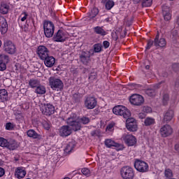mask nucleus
Wrapping results in <instances>:
<instances>
[{
    "mask_svg": "<svg viewBox=\"0 0 179 179\" xmlns=\"http://www.w3.org/2000/svg\"><path fill=\"white\" fill-rule=\"evenodd\" d=\"M79 121L76 120V114L73 113L68 117L66 122L68 125L71 127L73 131H79L82 127L80 124H89V122H90V119H89V117H83Z\"/></svg>",
    "mask_w": 179,
    "mask_h": 179,
    "instance_id": "1",
    "label": "nucleus"
},
{
    "mask_svg": "<svg viewBox=\"0 0 179 179\" xmlns=\"http://www.w3.org/2000/svg\"><path fill=\"white\" fill-rule=\"evenodd\" d=\"M55 25L51 21L45 20L43 22V31L47 38H51L54 36Z\"/></svg>",
    "mask_w": 179,
    "mask_h": 179,
    "instance_id": "2",
    "label": "nucleus"
},
{
    "mask_svg": "<svg viewBox=\"0 0 179 179\" xmlns=\"http://www.w3.org/2000/svg\"><path fill=\"white\" fill-rule=\"evenodd\" d=\"M113 113L115 115H122L124 118H129L131 116V111L127 107L121 105L115 106L113 108Z\"/></svg>",
    "mask_w": 179,
    "mask_h": 179,
    "instance_id": "3",
    "label": "nucleus"
},
{
    "mask_svg": "<svg viewBox=\"0 0 179 179\" xmlns=\"http://www.w3.org/2000/svg\"><path fill=\"white\" fill-rule=\"evenodd\" d=\"M120 176L122 179L135 178V171L131 166H125L120 169Z\"/></svg>",
    "mask_w": 179,
    "mask_h": 179,
    "instance_id": "4",
    "label": "nucleus"
},
{
    "mask_svg": "<svg viewBox=\"0 0 179 179\" xmlns=\"http://www.w3.org/2000/svg\"><path fill=\"white\" fill-rule=\"evenodd\" d=\"M49 84L52 90H56L57 92H61V90L64 89V83L59 78L50 77L49 78Z\"/></svg>",
    "mask_w": 179,
    "mask_h": 179,
    "instance_id": "5",
    "label": "nucleus"
},
{
    "mask_svg": "<svg viewBox=\"0 0 179 179\" xmlns=\"http://www.w3.org/2000/svg\"><path fill=\"white\" fill-rule=\"evenodd\" d=\"M134 169L139 173H147L149 171V165L145 161L136 159L134 162Z\"/></svg>",
    "mask_w": 179,
    "mask_h": 179,
    "instance_id": "6",
    "label": "nucleus"
},
{
    "mask_svg": "<svg viewBox=\"0 0 179 179\" xmlns=\"http://www.w3.org/2000/svg\"><path fill=\"white\" fill-rule=\"evenodd\" d=\"M41 111L44 115H52L55 113V107L50 103H44L41 107Z\"/></svg>",
    "mask_w": 179,
    "mask_h": 179,
    "instance_id": "7",
    "label": "nucleus"
},
{
    "mask_svg": "<svg viewBox=\"0 0 179 179\" xmlns=\"http://www.w3.org/2000/svg\"><path fill=\"white\" fill-rule=\"evenodd\" d=\"M106 148H115L117 152L120 150H124V145L116 143L111 138H106L104 141Z\"/></svg>",
    "mask_w": 179,
    "mask_h": 179,
    "instance_id": "8",
    "label": "nucleus"
},
{
    "mask_svg": "<svg viewBox=\"0 0 179 179\" xmlns=\"http://www.w3.org/2000/svg\"><path fill=\"white\" fill-rule=\"evenodd\" d=\"M84 106L87 110H93L97 106V99L94 96H87L85 100Z\"/></svg>",
    "mask_w": 179,
    "mask_h": 179,
    "instance_id": "9",
    "label": "nucleus"
},
{
    "mask_svg": "<svg viewBox=\"0 0 179 179\" xmlns=\"http://www.w3.org/2000/svg\"><path fill=\"white\" fill-rule=\"evenodd\" d=\"M68 38V33L61 29L58 30L53 37L54 41L57 43H64Z\"/></svg>",
    "mask_w": 179,
    "mask_h": 179,
    "instance_id": "10",
    "label": "nucleus"
},
{
    "mask_svg": "<svg viewBox=\"0 0 179 179\" xmlns=\"http://www.w3.org/2000/svg\"><path fill=\"white\" fill-rule=\"evenodd\" d=\"M145 102V99H143V96L140 94H134L130 97V103L134 106H142Z\"/></svg>",
    "mask_w": 179,
    "mask_h": 179,
    "instance_id": "11",
    "label": "nucleus"
},
{
    "mask_svg": "<svg viewBox=\"0 0 179 179\" xmlns=\"http://www.w3.org/2000/svg\"><path fill=\"white\" fill-rule=\"evenodd\" d=\"M126 127L128 131H131V132H135L138 131V124L134 118L128 117L126 122Z\"/></svg>",
    "mask_w": 179,
    "mask_h": 179,
    "instance_id": "12",
    "label": "nucleus"
},
{
    "mask_svg": "<svg viewBox=\"0 0 179 179\" xmlns=\"http://www.w3.org/2000/svg\"><path fill=\"white\" fill-rule=\"evenodd\" d=\"M36 52L39 58H41L42 61H44V59L48 57L50 51H48V49L45 46L40 45L38 47Z\"/></svg>",
    "mask_w": 179,
    "mask_h": 179,
    "instance_id": "13",
    "label": "nucleus"
},
{
    "mask_svg": "<svg viewBox=\"0 0 179 179\" xmlns=\"http://www.w3.org/2000/svg\"><path fill=\"white\" fill-rule=\"evenodd\" d=\"M4 50L8 54H15L16 52V46L10 41H6L4 42Z\"/></svg>",
    "mask_w": 179,
    "mask_h": 179,
    "instance_id": "14",
    "label": "nucleus"
},
{
    "mask_svg": "<svg viewBox=\"0 0 179 179\" xmlns=\"http://www.w3.org/2000/svg\"><path fill=\"white\" fill-rule=\"evenodd\" d=\"M160 134L163 138H167V136H170L173 134V129L171 125L166 124L164 125L160 129Z\"/></svg>",
    "mask_w": 179,
    "mask_h": 179,
    "instance_id": "15",
    "label": "nucleus"
},
{
    "mask_svg": "<svg viewBox=\"0 0 179 179\" xmlns=\"http://www.w3.org/2000/svg\"><path fill=\"white\" fill-rule=\"evenodd\" d=\"M123 140L126 145H128L129 146H134L136 145V138L133 135L126 134L123 136Z\"/></svg>",
    "mask_w": 179,
    "mask_h": 179,
    "instance_id": "16",
    "label": "nucleus"
},
{
    "mask_svg": "<svg viewBox=\"0 0 179 179\" xmlns=\"http://www.w3.org/2000/svg\"><path fill=\"white\" fill-rule=\"evenodd\" d=\"M59 132L61 136L66 138L72 134V129L68 125H64L59 129Z\"/></svg>",
    "mask_w": 179,
    "mask_h": 179,
    "instance_id": "17",
    "label": "nucleus"
},
{
    "mask_svg": "<svg viewBox=\"0 0 179 179\" xmlns=\"http://www.w3.org/2000/svg\"><path fill=\"white\" fill-rule=\"evenodd\" d=\"M26 174H27V173L26 172V169H24V167L19 166L15 169V176L16 177V178H24V177H26Z\"/></svg>",
    "mask_w": 179,
    "mask_h": 179,
    "instance_id": "18",
    "label": "nucleus"
},
{
    "mask_svg": "<svg viewBox=\"0 0 179 179\" xmlns=\"http://www.w3.org/2000/svg\"><path fill=\"white\" fill-rule=\"evenodd\" d=\"M162 13L164 20L169 21L171 19V11L170 10V7L166 5L162 6Z\"/></svg>",
    "mask_w": 179,
    "mask_h": 179,
    "instance_id": "19",
    "label": "nucleus"
},
{
    "mask_svg": "<svg viewBox=\"0 0 179 179\" xmlns=\"http://www.w3.org/2000/svg\"><path fill=\"white\" fill-rule=\"evenodd\" d=\"M44 64L47 68H52L55 64V58L52 56H48L45 59H43Z\"/></svg>",
    "mask_w": 179,
    "mask_h": 179,
    "instance_id": "20",
    "label": "nucleus"
},
{
    "mask_svg": "<svg viewBox=\"0 0 179 179\" xmlns=\"http://www.w3.org/2000/svg\"><path fill=\"white\" fill-rule=\"evenodd\" d=\"M80 59L83 65H87L90 61V53L88 52H83L80 55Z\"/></svg>",
    "mask_w": 179,
    "mask_h": 179,
    "instance_id": "21",
    "label": "nucleus"
},
{
    "mask_svg": "<svg viewBox=\"0 0 179 179\" xmlns=\"http://www.w3.org/2000/svg\"><path fill=\"white\" fill-rule=\"evenodd\" d=\"M155 47H161L162 48L166 47L167 45V42L166 41L165 38H160L159 39V35H157L155 38V43H154Z\"/></svg>",
    "mask_w": 179,
    "mask_h": 179,
    "instance_id": "22",
    "label": "nucleus"
},
{
    "mask_svg": "<svg viewBox=\"0 0 179 179\" xmlns=\"http://www.w3.org/2000/svg\"><path fill=\"white\" fill-rule=\"evenodd\" d=\"M101 3L105 4V8L107 10H111L115 5L113 0H101Z\"/></svg>",
    "mask_w": 179,
    "mask_h": 179,
    "instance_id": "23",
    "label": "nucleus"
},
{
    "mask_svg": "<svg viewBox=\"0 0 179 179\" xmlns=\"http://www.w3.org/2000/svg\"><path fill=\"white\" fill-rule=\"evenodd\" d=\"M174 117V110H168L164 115V121L165 122H169L173 120V117Z\"/></svg>",
    "mask_w": 179,
    "mask_h": 179,
    "instance_id": "24",
    "label": "nucleus"
},
{
    "mask_svg": "<svg viewBox=\"0 0 179 179\" xmlns=\"http://www.w3.org/2000/svg\"><path fill=\"white\" fill-rule=\"evenodd\" d=\"M93 30L96 34H99V36H107V31L103 29V27L97 26L93 28Z\"/></svg>",
    "mask_w": 179,
    "mask_h": 179,
    "instance_id": "25",
    "label": "nucleus"
},
{
    "mask_svg": "<svg viewBox=\"0 0 179 179\" xmlns=\"http://www.w3.org/2000/svg\"><path fill=\"white\" fill-rule=\"evenodd\" d=\"M19 145H17V142L15 140H10V141H7V149H9V150H15V149H17V147Z\"/></svg>",
    "mask_w": 179,
    "mask_h": 179,
    "instance_id": "26",
    "label": "nucleus"
},
{
    "mask_svg": "<svg viewBox=\"0 0 179 179\" xmlns=\"http://www.w3.org/2000/svg\"><path fill=\"white\" fill-rule=\"evenodd\" d=\"M99 8L94 7L91 11H90L87 15L90 20H93L96 16L99 15Z\"/></svg>",
    "mask_w": 179,
    "mask_h": 179,
    "instance_id": "27",
    "label": "nucleus"
},
{
    "mask_svg": "<svg viewBox=\"0 0 179 179\" xmlns=\"http://www.w3.org/2000/svg\"><path fill=\"white\" fill-rule=\"evenodd\" d=\"M9 6L6 3H1L0 6V13L6 15L9 12Z\"/></svg>",
    "mask_w": 179,
    "mask_h": 179,
    "instance_id": "28",
    "label": "nucleus"
},
{
    "mask_svg": "<svg viewBox=\"0 0 179 179\" xmlns=\"http://www.w3.org/2000/svg\"><path fill=\"white\" fill-rule=\"evenodd\" d=\"M34 92L36 94H41V95L45 94V92H46L45 87L40 84L38 87H36Z\"/></svg>",
    "mask_w": 179,
    "mask_h": 179,
    "instance_id": "29",
    "label": "nucleus"
},
{
    "mask_svg": "<svg viewBox=\"0 0 179 179\" xmlns=\"http://www.w3.org/2000/svg\"><path fill=\"white\" fill-rule=\"evenodd\" d=\"M27 134L29 138H32L33 139H39L41 136L40 134H37V132H36V131L34 129L28 130Z\"/></svg>",
    "mask_w": 179,
    "mask_h": 179,
    "instance_id": "30",
    "label": "nucleus"
},
{
    "mask_svg": "<svg viewBox=\"0 0 179 179\" xmlns=\"http://www.w3.org/2000/svg\"><path fill=\"white\" fill-rule=\"evenodd\" d=\"M8 100V91L5 89L0 90V101H7Z\"/></svg>",
    "mask_w": 179,
    "mask_h": 179,
    "instance_id": "31",
    "label": "nucleus"
},
{
    "mask_svg": "<svg viewBox=\"0 0 179 179\" xmlns=\"http://www.w3.org/2000/svg\"><path fill=\"white\" fill-rule=\"evenodd\" d=\"M29 85L31 89H34L38 87L40 81L37 79L32 78L29 80Z\"/></svg>",
    "mask_w": 179,
    "mask_h": 179,
    "instance_id": "32",
    "label": "nucleus"
},
{
    "mask_svg": "<svg viewBox=\"0 0 179 179\" xmlns=\"http://www.w3.org/2000/svg\"><path fill=\"white\" fill-rule=\"evenodd\" d=\"M155 124H156V121L153 117H148L144 120L145 127H150V125H155Z\"/></svg>",
    "mask_w": 179,
    "mask_h": 179,
    "instance_id": "33",
    "label": "nucleus"
},
{
    "mask_svg": "<svg viewBox=\"0 0 179 179\" xmlns=\"http://www.w3.org/2000/svg\"><path fill=\"white\" fill-rule=\"evenodd\" d=\"M73 149H75V143L73 142H70L66 145L65 152L66 153H71V152H72V150H73Z\"/></svg>",
    "mask_w": 179,
    "mask_h": 179,
    "instance_id": "34",
    "label": "nucleus"
},
{
    "mask_svg": "<svg viewBox=\"0 0 179 179\" xmlns=\"http://www.w3.org/2000/svg\"><path fill=\"white\" fill-rule=\"evenodd\" d=\"M0 62L8 64L9 62V56L6 54L0 55Z\"/></svg>",
    "mask_w": 179,
    "mask_h": 179,
    "instance_id": "35",
    "label": "nucleus"
},
{
    "mask_svg": "<svg viewBox=\"0 0 179 179\" xmlns=\"http://www.w3.org/2000/svg\"><path fill=\"white\" fill-rule=\"evenodd\" d=\"M28 16H29V13H27V12L26 11H24L20 14L19 19L21 20V22H26Z\"/></svg>",
    "mask_w": 179,
    "mask_h": 179,
    "instance_id": "36",
    "label": "nucleus"
},
{
    "mask_svg": "<svg viewBox=\"0 0 179 179\" xmlns=\"http://www.w3.org/2000/svg\"><path fill=\"white\" fill-rule=\"evenodd\" d=\"M152 3H153V0H143L142 6L145 8H149V6H152Z\"/></svg>",
    "mask_w": 179,
    "mask_h": 179,
    "instance_id": "37",
    "label": "nucleus"
},
{
    "mask_svg": "<svg viewBox=\"0 0 179 179\" xmlns=\"http://www.w3.org/2000/svg\"><path fill=\"white\" fill-rule=\"evenodd\" d=\"M0 146L1 148H6L8 146V140L0 137Z\"/></svg>",
    "mask_w": 179,
    "mask_h": 179,
    "instance_id": "38",
    "label": "nucleus"
},
{
    "mask_svg": "<svg viewBox=\"0 0 179 179\" xmlns=\"http://www.w3.org/2000/svg\"><path fill=\"white\" fill-rule=\"evenodd\" d=\"M145 93L150 97H153L156 94V91L153 89H148L145 91Z\"/></svg>",
    "mask_w": 179,
    "mask_h": 179,
    "instance_id": "39",
    "label": "nucleus"
},
{
    "mask_svg": "<svg viewBox=\"0 0 179 179\" xmlns=\"http://www.w3.org/2000/svg\"><path fill=\"white\" fill-rule=\"evenodd\" d=\"M81 172L83 176H85L86 177H90V170H89V169L83 168L81 169Z\"/></svg>",
    "mask_w": 179,
    "mask_h": 179,
    "instance_id": "40",
    "label": "nucleus"
},
{
    "mask_svg": "<svg viewBox=\"0 0 179 179\" xmlns=\"http://www.w3.org/2000/svg\"><path fill=\"white\" fill-rule=\"evenodd\" d=\"M14 129H15V124L13 123L8 122L6 124V129L7 131H12Z\"/></svg>",
    "mask_w": 179,
    "mask_h": 179,
    "instance_id": "41",
    "label": "nucleus"
},
{
    "mask_svg": "<svg viewBox=\"0 0 179 179\" xmlns=\"http://www.w3.org/2000/svg\"><path fill=\"white\" fill-rule=\"evenodd\" d=\"M164 174H165V177H166L167 178H170L173 177V171H171L170 169H166Z\"/></svg>",
    "mask_w": 179,
    "mask_h": 179,
    "instance_id": "42",
    "label": "nucleus"
},
{
    "mask_svg": "<svg viewBox=\"0 0 179 179\" xmlns=\"http://www.w3.org/2000/svg\"><path fill=\"white\" fill-rule=\"evenodd\" d=\"M96 79H97V73H94V72L91 73L89 76V80L91 82H93V80H96Z\"/></svg>",
    "mask_w": 179,
    "mask_h": 179,
    "instance_id": "43",
    "label": "nucleus"
},
{
    "mask_svg": "<svg viewBox=\"0 0 179 179\" xmlns=\"http://www.w3.org/2000/svg\"><path fill=\"white\" fill-rule=\"evenodd\" d=\"M162 103H163L164 106H166V104H167V103H169V94H164Z\"/></svg>",
    "mask_w": 179,
    "mask_h": 179,
    "instance_id": "44",
    "label": "nucleus"
},
{
    "mask_svg": "<svg viewBox=\"0 0 179 179\" xmlns=\"http://www.w3.org/2000/svg\"><path fill=\"white\" fill-rule=\"evenodd\" d=\"M94 52H100L101 51V45L99 44H95L94 45Z\"/></svg>",
    "mask_w": 179,
    "mask_h": 179,
    "instance_id": "45",
    "label": "nucleus"
},
{
    "mask_svg": "<svg viewBox=\"0 0 179 179\" xmlns=\"http://www.w3.org/2000/svg\"><path fill=\"white\" fill-rule=\"evenodd\" d=\"M92 136H98L100 137L101 134L100 133V130H94L91 132Z\"/></svg>",
    "mask_w": 179,
    "mask_h": 179,
    "instance_id": "46",
    "label": "nucleus"
},
{
    "mask_svg": "<svg viewBox=\"0 0 179 179\" xmlns=\"http://www.w3.org/2000/svg\"><path fill=\"white\" fill-rule=\"evenodd\" d=\"M155 42H153L152 40H149L147 43V46L145 47L146 50H150L152 47H153V44Z\"/></svg>",
    "mask_w": 179,
    "mask_h": 179,
    "instance_id": "47",
    "label": "nucleus"
},
{
    "mask_svg": "<svg viewBox=\"0 0 179 179\" xmlns=\"http://www.w3.org/2000/svg\"><path fill=\"white\" fill-rule=\"evenodd\" d=\"M143 111L146 114H149L150 113H152V108L149 106H144L143 108Z\"/></svg>",
    "mask_w": 179,
    "mask_h": 179,
    "instance_id": "48",
    "label": "nucleus"
},
{
    "mask_svg": "<svg viewBox=\"0 0 179 179\" xmlns=\"http://www.w3.org/2000/svg\"><path fill=\"white\" fill-rule=\"evenodd\" d=\"M111 131H114V124H109L106 127V132H111Z\"/></svg>",
    "mask_w": 179,
    "mask_h": 179,
    "instance_id": "49",
    "label": "nucleus"
},
{
    "mask_svg": "<svg viewBox=\"0 0 179 179\" xmlns=\"http://www.w3.org/2000/svg\"><path fill=\"white\" fill-rule=\"evenodd\" d=\"M6 64L7 63L0 62V71L1 72H3V71H6Z\"/></svg>",
    "mask_w": 179,
    "mask_h": 179,
    "instance_id": "50",
    "label": "nucleus"
},
{
    "mask_svg": "<svg viewBox=\"0 0 179 179\" xmlns=\"http://www.w3.org/2000/svg\"><path fill=\"white\" fill-rule=\"evenodd\" d=\"M42 125L43 128L46 129V131H48V129H50V123H48V122H43Z\"/></svg>",
    "mask_w": 179,
    "mask_h": 179,
    "instance_id": "51",
    "label": "nucleus"
},
{
    "mask_svg": "<svg viewBox=\"0 0 179 179\" xmlns=\"http://www.w3.org/2000/svg\"><path fill=\"white\" fill-rule=\"evenodd\" d=\"M103 46L106 49L108 48V47H110V42H108V41H104L103 42Z\"/></svg>",
    "mask_w": 179,
    "mask_h": 179,
    "instance_id": "52",
    "label": "nucleus"
},
{
    "mask_svg": "<svg viewBox=\"0 0 179 179\" xmlns=\"http://www.w3.org/2000/svg\"><path fill=\"white\" fill-rule=\"evenodd\" d=\"M138 118H140V120H144V118H146V114L145 113H140L138 114Z\"/></svg>",
    "mask_w": 179,
    "mask_h": 179,
    "instance_id": "53",
    "label": "nucleus"
},
{
    "mask_svg": "<svg viewBox=\"0 0 179 179\" xmlns=\"http://www.w3.org/2000/svg\"><path fill=\"white\" fill-rule=\"evenodd\" d=\"M1 27L8 29V22H6V20L3 19V23L1 24Z\"/></svg>",
    "mask_w": 179,
    "mask_h": 179,
    "instance_id": "54",
    "label": "nucleus"
},
{
    "mask_svg": "<svg viewBox=\"0 0 179 179\" xmlns=\"http://www.w3.org/2000/svg\"><path fill=\"white\" fill-rule=\"evenodd\" d=\"M0 31L1 33V34H5V33H6V31H8V28H3L0 27Z\"/></svg>",
    "mask_w": 179,
    "mask_h": 179,
    "instance_id": "55",
    "label": "nucleus"
},
{
    "mask_svg": "<svg viewBox=\"0 0 179 179\" xmlns=\"http://www.w3.org/2000/svg\"><path fill=\"white\" fill-rule=\"evenodd\" d=\"M5 176V169L2 167H0V178Z\"/></svg>",
    "mask_w": 179,
    "mask_h": 179,
    "instance_id": "56",
    "label": "nucleus"
},
{
    "mask_svg": "<svg viewBox=\"0 0 179 179\" xmlns=\"http://www.w3.org/2000/svg\"><path fill=\"white\" fill-rule=\"evenodd\" d=\"M175 150L179 153V144L175 145Z\"/></svg>",
    "mask_w": 179,
    "mask_h": 179,
    "instance_id": "57",
    "label": "nucleus"
},
{
    "mask_svg": "<svg viewBox=\"0 0 179 179\" xmlns=\"http://www.w3.org/2000/svg\"><path fill=\"white\" fill-rule=\"evenodd\" d=\"M179 66V64H173V68H177Z\"/></svg>",
    "mask_w": 179,
    "mask_h": 179,
    "instance_id": "58",
    "label": "nucleus"
},
{
    "mask_svg": "<svg viewBox=\"0 0 179 179\" xmlns=\"http://www.w3.org/2000/svg\"><path fill=\"white\" fill-rule=\"evenodd\" d=\"M134 3H139L141 0H134Z\"/></svg>",
    "mask_w": 179,
    "mask_h": 179,
    "instance_id": "59",
    "label": "nucleus"
},
{
    "mask_svg": "<svg viewBox=\"0 0 179 179\" xmlns=\"http://www.w3.org/2000/svg\"><path fill=\"white\" fill-rule=\"evenodd\" d=\"M150 66H149V65L145 66V69H150Z\"/></svg>",
    "mask_w": 179,
    "mask_h": 179,
    "instance_id": "60",
    "label": "nucleus"
},
{
    "mask_svg": "<svg viewBox=\"0 0 179 179\" xmlns=\"http://www.w3.org/2000/svg\"><path fill=\"white\" fill-rule=\"evenodd\" d=\"M1 47H2V41H0V48H1Z\"/></svg>",
    "mask_w": 179,
    "mask_h": 179,
    "instance_id": "61",
    "label": "nucleus"
},
{
    "mask_svg": "<svg viewBox=\"0 0 179 179\" xmlns=\"http://www.w3.org/2000/svg\"><path fill=\"white\" fill-rule=\"evenodd\" d=\"M64 179H71L69 177H65Z\"/></svg>",
    "mask_w": 179,
    "mask_h": 179,
    "instance_id": "62",
    "label": "nucleus"
},
{
    "mask_svg": "<svg viewBox=\"0 0 179 179\" xmlns=\"http://www.w3.org/2000/svg\"><path fill=\"white\" fill-rule=\"evenodd\" d=\"M170 1H173V0H170Z\"/></svg>",
    "mask_w": 179,
    "mask_h": 179,
    "instance_id": "63",
    "label": "nucleus"
}]
</instances>
